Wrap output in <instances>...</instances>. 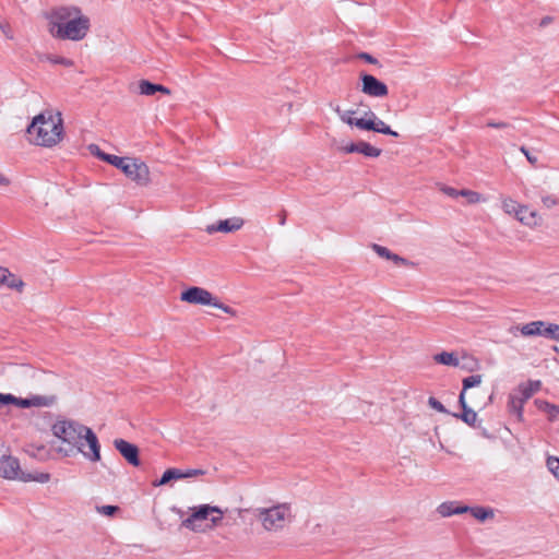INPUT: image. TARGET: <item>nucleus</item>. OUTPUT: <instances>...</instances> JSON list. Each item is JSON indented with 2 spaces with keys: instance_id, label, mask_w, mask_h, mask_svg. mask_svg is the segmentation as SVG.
I'll return each instance as SVG.
<instances>
[{
  "instance_id": "nucleus-10",
  "label": "nucleus",
  "mask_w": 559,
  "mask_h": 559,
  "mask_svg": "<svg viewBox=\"0 0 559 559\" xmlns=\"http://www.w3.org/2000/svg\"><path fill=\"white\" fill-rule=\"evenodd\" d=\"M114 447L130 465L139 466L141 464L139 448L135 444L124 439H115Z\"/></svg>"
},
{
  "instance_id": "nucleus-11",
  "label": "nucleus",
  "mask_w": 559,
  "mask_h": 559,
  "mask_svg": "<svg viewBox=\"0 0 559 559\" xmlns=\"http://www.w3.org/2000/svg\"><path fill=\"white\" fill-rule=\"evenodd\" d=\"M25 474L20 469L19 461L12 456H2L0 459V476L8 479H20Z\"/></svg>"
},
{
  "instance_id": "nucleus-18",
  "label": "nucleus",
  "mask_w": 559,
  "mask_h": 559,
  "mask_svg": "<svg viewBox=\"0 0 559 559\" xmlns=\"http://www.w3.org/2000/svg\"><path fill=\"white\" fill-rule=\"evenodd\" d=\"M521 223L527 225V226H533V225H536L537 224V217H536V213L533 212V211H528V209L526 206H522L519 209V211H516V216H515Z\"/></svg>"
},
{
  "instance_id": "nucleus-43",
  "label": "nucleus",
  "mask_w": 559,
  "mask_h": 559,
  "mask_svg": "<svg viewBox=\"0 0 559 559\" xmlns=\"http://www.w3.org/2000/svg\"><path fill=\"white\" fill-rule=\"evenodd\" d=\"M441 191H442L444 194H447V195H449V197H451V198H457V197H460V190H456V189H454V188H452V187L444 186V187H442V188H441Z\"/></svg>"
},
{
  "instance_id": "nucleus-55",
  "label": "nucleus",
  "mask_w": 559,
  "mask_h": 559,
  "mask_svg": "<svg viewBox=\"0 0 559 559\" xmlns=\"http://www.w3.org/2000/svg\"><path fill=\"white\" fill-rule=\"evenodd\" d=\"M552 414L555 415V418L557 417V415H559V412L557 411H552Z\"/></svg>"
},
{
  "instance_id": "nucleus-9",
  "label": "nucleus",
  "mask_w": 559,
  "mask_h": 559,
  "mask_svg": "<svg viewBox=\"0 0 559 559\" xmlns=\"http://www.w3.org/2000/svg\"><path fill=\"white\" fill-rule=\"evenodd\" d=\"M361 92L370 97H385L389 94L388 86L377 79L376 76L368 73H360Z\"/></svg>"
},
{
  "instance_id": "nucleus-52",
  "label": "nucleus",
  "mask_w": 559,
  "mask_h": 559,
  "mask_svg": "<svg viewBox=\"0 0 559 559\" xmlns=\"http://www.w3.org/2000/svg\"><path fill=\"white\" fill-rule=\"evenodd\" d=\"M9 183V179L0 174V186H8Z\"/></svg>"
},
{
  "instance_id": "nucleus-53",
  "label": "nucleus",
  "mask_w": 559,
  "mask_h": 559,
  "mask_svg": "<svg viewBox=\"0 0 559 559\" xmlns=\"http://www.w3.org/2000/svg\"><path fill=\"white\" fill-rule=\"evenodd\" d=\"M515 328H516V325L511 326V328L509 329V333H511V334H513V335H516V333H518V332H520V330H516Z\"/></svg>"
},
{
  "instance_id": "nucleus-42",
  "label": "nucleus",
  "mask_w": 559,
  "mask_h": 559,
  "mask_svg": "<svg viewBox=\"0 0 559 559\" xmlns=\"http://www.w3.org/2000/svg\"><path fill=\"white\" fill-rule=\"evenodd\" d=\"M357 58L360 59V60H364V61H366V62H368L370 64H378L379 63V61L374 57H372L370 53H368V52H359L357 55Z\"/></svg>"
},
{
  "instance_id": "nucleus-5",
  "label": "nucleus",
  "mask_w": 559,
  "mask_h": 559,
  "mask_svg": "<svg viewBox=\"0 0 559 559\" xmlns=\"http://www.w3.org/2000/svg\"><path fill=\"white\" fill-rule=\"evenodd\" d=\"M224 512L215 506L201 504L191 509V514L185 519L181 525L192 532H205L221 524Z\"/></svg>"
},
{
  "instance_id": "nucleus-30",
  "label": "nucleus",
  "mask_w": 559,
  "mask_h": 559,
  "mask_svg": "<svg viewBox=\"0 0 559 559\" xmlns=\"http://www.w3.org/2000/svg\"><path fill=\"white\" fill-rule=\"evenodd\" d=\"M45 59L48 60L51 63H55V64H61V66H64V67H72L73 66V61L68 59V58H64V57L47 55V56H45Z\"/></svg>"
},
{
  "instance_id": "nucleus-31",
  "label": "nucleus",
  "mask_w": 559,
  "mask_h": 559,
  "mask_svg": "<svg viewBox=\"0 0 559 559\" xmlns=\"http://www.w3.org/2000/svg\"><path fill=\"white\" fill-rule=\"evenodd\" d=\"M536 404H537V406H538V408H539V409L545 411V412H547V413L549 414L550 419H555V415L552 414V411H557V412H559V407H558V406L552 405V404H549V403H548V402H546V401H539V400H537V401H536Z\"/></svg>"
},
{
  "instance_id": "nucleus-24",
  "label": "nucleus",
  "mask_w": 559,
  "mask_h": 559,
  "mask_svg": "<svg viewBox=\"0 0 559 559\" xmlns=\"http://www.w3.org/2000/svg\"><path fill=\"white\" fill-rule=\"evenodd\" d=\"M481 381H483V376H480V374H474V376L464 378L463 379V390L461 393L465 394V392L468 389L479 385L481 383Z\"/></svg>"
},
{
  "instance_id": "nucleus-2",
  "label": "nucleus",
  "mask_w": 559,
  "mask_h": 559,
  "mask_svg": "<svg viewBox=\"0 0 559 559\" xmlns=\"http://www.w3.org/2000/svg\"><path fill=\"white\" fill-rule=\"evenodd\" d=\"M49 33L59 39L82 40L90 31V19L82 14L80 8L58 7L47 14Z\"/></svg>"
},
{
  "instance_id": "nucleus-17",
  "label": "nucleus",
  "mask_w": 559,
  "mask_h": 559,
  "mask_svg": "<svg viewBox=\"0 0 559 559\" xmlns=\"http://www.w3.org/2000/svg\"><path fill=\"white\" fill-rule=\"evenodd\" d=\"M182 479V471L178 468H168L158 480L153 481L154 487L167 485L171 480Z\"/></svg>"
},
{
  "instance_id": "nucleus-37",
  "label": "nucleus",
  "mask_w": 559,
  "mask_h": 559,
  "mask_svg": "<svg viewBox=\"0 0 559 559\" xmlns=\"http://www.w3.org/2000/svg\"><path fill=\"white\" fill-rule=\"evenodd\" d=\"M428 404L431 408L436 409L439 413H448L447 408L442 405V403L432 396L429 397Z\"/></svg>"
},
{
  "instance_id": "nucleus-15",
  "label": "nucleus",
  "mask_w": 559,
  "mask_h": 559,
  "mask_svg": "<svg viewBox=\"0 0 559 559\" xmlns=\"http://www.w3.org/2000/svg\"><path fill=\"white\" fill-rule=\"evenodd\" d=\"M459 403H460L463 412L461 415H454V416L461 418L468 426H475V423L477 420V413L467 406L464 393L460 394Z\"/></svg>"
},
{
  "instance_id": "nucleus-33",
  "label": "nucleus",
  "mask_w": 559,
  "mask_h": 559,
  "mask_svg": "<svg viewBox=\"0 0 559 559\" xmlns=\"http://www.w3.org/2000/svg\"><path fill=\"white\" fill-rule=\"evenodd\" d=\"M547 467L554 474V476L559 480V459L550 456L547 460Z\"/></svg>"
},
{
  "instance_id": "nucleus-46",
  "label": "nucleus",
  "mask_w": 559,
  "mask_h": 559,
  "mask_svg": "<svg viewBox=\"0 0 559 559\" xmlns=\"http://www.w3.org/2000/svg\"><path fill=\"white\" fill-rule=\"evenodd\" d=\"M0 29L8 39H13V32L8 24L0 22Z\"/></svg>"
},
{
  "instance_id": "nucleus-44",
  "label": "nucleus",
  "mask_w": 559,
  "mask_h": 559,
  "mask_svg": "<svg viewBox=\"0 0 559 559\" xmlns=\"http://www.w3.org/2000/svg\"><path fill=\"white\" fill-rule=\"evenodd\" d=\"M15 401V396L12 394L0 393V405H9Z\"/></svg>"
},
{
  "instance_id": "nucleus-3",
  "label": "nucleus",
  "mask_w": 559,
  "mask_h": 559,
  "mask_svg": "<svg viewBox=\"0 0 559 559\" xmlns=\"http://www.w3.org/2000/svg\"><path fill=\"white\" fill-rule=\"evenodd\" d=\"M62 119L60 114L46 117L40 114L34 117L27 127V133L36 145L51 147L59 143L62 138Z\"/></svg>"
},
{
  "instance_id": "nucleus-38",
  "label": "nucleus",
  "mask_w": 559,
  "mask_h": 559,
  "mask_svg": "<svg viewBox=\"0 0 559 559\" xmlns=\"http://www.w3.org/2000/svg\"><path fill=\"white\" fill-rule=\"evenodd\" d=\"M205 471L201 468H190L185 472H182V478H192L197 476L204 475Z\"/></svg>"
},
{
  "instance_id": "nucleus-35",
  "label": "nucleus",
  "mask_w": 559,
  "mask_h": 559,
  "mask_svg": "<svg viewBox=\"0 0 559 559\" xmlns=\"http://www.w3.org/2000/svg\"><path fill=\"white\" fill-rule=\"evenodd\" d=\"M96 510L99 514L106 515V516H112L119 511V507L117 506H99L96 507Z\"/></svg>"
},
{
  "instance_id": "nucleus-19",
  "label": "nucleus",
  "mask_w": 559,
  "mask_h": 559,
  "mask_svg": "<svg viewBox=\"0 0 559 559\" xmlns=\"http://www.w3.org/2000/svg\"><path fill=\"white\" fill-rule=\"evenodd\" d=\"M433 360L438 364L457 367L460 361L459 358L454 355V353L442 352L433 356Z\"/></svg>"
},
{
  "instance_id": "nucleus-8",
  "label": "nucleus",
  "mask_w": 559,
  "mask_h": 559,
  "mask_svg": "<svg viewBox=\"0 0 559 559\" xmlns=\"http://www.w3.org/2000/svg\"><path fill=\"white\" fill-rule=\"evenodd\" d=\"M180 299L192 305L213 306L215 308L222 309L228 314L235 313L233 308L221 302L209 290L198 286L189 287L182 292Z\"/></svg>"
},
{
  "instance_id": "nucleus-48",
  "label": "nucleus",
  "mask_w": 559,
  "mask_h": 559,
  "mask_svg": "<svg viewBox=\"0 0 559 559\" xmlns=\"http://www.w3.org/2000/svg\"><path fill=\"white\" fill-rule=\"evenodd\" d=\"M342 151L347 154L357 153V143H350L342 147Z\"/></svg>"
},
{
  "instance_id": "nucleus-45",
  "label": "nucleus",
  "mask_w": 559,
  "mask_h": 559,
  "mask_svg": "<svg viewBox=\"0 0 559 559\" xmlns=\"http://www.w3.org/2000/svg\"><path fill=\"white\" fill-rule=\"evenodd\" d=\"M542 202L548 209H550V207H552V206H555L557 204V200L552 195L544 197L542 199Z\"/></svg>"
},
{
  "instance_id": "nucleus-36",
  "label": "nucleus",
  "mask_w": 559,
  "mask_h": 559,
  "mask_svg": "<svg viewBox=\"0 0 559 559\" xmlns=\"http://www.w3.org/2000/svg\"><path fill=\"white\" fill-rule=\"evenodd\" d=\"M372 249L379 257L390 260L392 252L388 248L374 243L372 245Z\"/></svg>"
},
{
  "instance_id": "nucleus-39",
  "label": "nucleus",
  "mask_w": 559,
  "mask_h": 559,
  "mask_svg": "<svg viewBox=\"0 0 559 559\" xmlns=\"http://www.w3.org/2000/svg\"><path fill=\"white\" fill-rule=\"evenodd\" d=\"M12 404H14L21 408H29V407H32V397L22 399V397L15 396V401H13Z\"/></svg>"
},
{
  "instance_id": "nucleus-14",
  "label": "nucleus",
  "mask_w": 559,
  "mask_h": 559,
  "mask_svg": "<svg viewBox=\"0 0 559 559\" xmlns=\"http://www.w3.org/2000/svg\"><path fill=\"white\" fill-rule=\"evenodd\" d=\"M468 510H469V507H467V506H460V504H457L454 501L442 502L437 508V512L442 518H448V516H451V515H454V514H463V513L468 512Z\"/></svg>"
},
{
  "instance_id": "nucleus-12",
  "label": "nucleus",
  "mask_w": 559,
  "mask_h": 559,
  "mask_svg": "<svg viewBox=\"0 0 559 559\" xmlns=\"http://www.w3.org/2000/svg\"><path fill=\"white\" fill-rule=\"evenodd\" d=\"M243 225V219L240 217H233L224 221H219L216 224L207 225L205 230L212 235L214 233H231L240 229Z\"/></svg>"
},
{
  "instance_id": "nucleus-28",
  "label": "nucleus",
  "mask_w": 559,
  "mask_h": 559,
  "mask_svg": "<svg viewBox=\"0 0 559 559\" xmlns=\"http://www.w3.org/2000/svg\"><path fill=\"white\" fill-rule=\"evenodd\" d=\"M526 400H523V397H521V399L512 397L510 400V402H509V409H510V412L516 414L519 419L522 418L523 403Z\"/></svg>"
},
{
  "instance_id": "nucleus-29",
  "label": "nucleus",
  "mask_w": 559,
  "mask_h": 559,
  "mask_svg": "<svg viewBox=\"0 0 559 559\" xmlns=\"http://www.w3.org/2000/svg\"><path fill=\"white\" fill-rule=\"evenodd\" d=\"M460 197H464L468 204H475L483 200L481 195L478 192L467 189L460 190Z\"/></svg>"
},
{
  "instance_id": "nucleus-47",
  "label": "nucleus",
  "mask_w": 559,
  "mask_h": 559,
  "mask_svg": "<svg viewBox=\"0 0 559 559\" xmlns=\"http://www.w3.org/2000/svg\"><path fill=\"white\" fill-rule=\"evenodd\" d=\"M487 126L490 127V128H496V129H504V128L510 127L509 123L502 122V121L501 122L489 121L487 123Z\"/></svg>"
},
{
  "instance_id": "nucleus-32",
  "label": "nucleus",
  "mask_w": 559,
  "mask_h": 559,
  "mask_svg": "<svg viewBox=\"0 0 559 559\" xmlns=\"http://www.w3.org/2000/svg\"><path fill=\"white\" fill-rule=\"evenodd\" d=\"M502 207L506 213L513 214L516 216V211L521 207L515 201L511 199H506L502 202Z\"/></svg>"
},
{
  "instance_id": "nucleus-21",
  "label": "nucleus",
  "mask_w": 559,
  "mask_h": 559,
  "mask_svg": "<svg viewBox=\"0 0 559 559\" xmlns=\"http://www.w3.org/2000/svg\"><path fill=\"white\" fill-rule=\"evenodd\" d=\"M381 152L382 151L380 148H377L367 142H357V153H360L367 157H379Z\"/></svg>"
},
{
  "instance_id": "nucleus-25",
  "label": "nucleus",
  "mask_w": 559,
  "mask_h": 559,
  "mask_svg": "<svg viewBox=\"0 0 559 559\" xmlns=\"http://www.w3.org/2000/svg\"><path fill=\"white\" fill-rule=\"evenodd\" d=\"M139 91L142 95L152 96L156 93V84L147 80H141L139 82Z\"/></svg>"
},
{
  "instance_id": "nucleus-1",
  "label": "nucleus",
  "mask_w": 559,
  "mask_h": 559,
  "mask_svg": "<svg viewBox=\"0 0 559 559\" xmlns=\"http://www.w3.org/2000/svg\"><path fill=\"white\" fill-rule=\"evenodd\" d=\"M52 435L60 441L56 451L70 457L81 453L91 462L100 461V444L95 432L75 420H57L51 427Z\"/></svg>"
},
{
  "instance_id": "nucleus-26",
  "label": "nucleus",
  "mask_w": 559,
  "mask_h": 559,
  "mask_svg": "<svg viewBox=\"0 0 559 559\" xmlns=\"http://www.w3.org/2000/svg\"><path fill=\"white\" fill-rule=\"evenodd\" d=\"M540 388L539 381H531L527 385L521 388L523 400H528Z\"/></svg>"
},
{
  "instance_id": "nucleus-16",
  "label": "nucleus",
  "mask_w": 559,
  "mask_h": 559,
  "mask_svg": "<svg viewBox=\"0 0 559 559\" xmlns=\"http://www.w3.org/2000/svg\"><path fill=\"white\" fill-rule=\"evenodd\" d=\"M12 374L21 383H26L28 380L34 379L38 374V372L28 365H20L13 368Z\"/></svg>"
},
{
  "instance_id": "nucleus-20",
  "label": "nucleus",
  "mask_w": 559,
  "mask_h": 559,
  "mask_svg": "<svg viewBox=\"0 0 559 559\" xmlns=\"http://www.w3.org/2000/svg\"><path fill=\"white\" fill-rule=\"evenodd\" d=\"M32 397V407H49L52 406L57 397L56 395H33Z\"/></svg>"
},
{
  "instance_id": "nucleus-50",
  "label": "nucleus",
  "mask_w": 559,
  "mask_h": 559,
  "mask_svg": "<svg viewBox=\"0 0 559 559\" xmlns=\"http://www.w3.org/2000/svg\"><path fill=\"white\" fill-rule=\"evenodd\" d=\"M157 92H160L163 94H166V95H169L170 94V90L162 84H156V93Z\"/></svg>"
},
{
  "instance_id": "nucleus-51",
  "label": "nucleus",
  "mask_w": 559,
  "mask_h": 559,
  "mask_svg": "<svg viewBox=\"0 0 559 559\" xmlns=\"http://www.w3.org/2000/svg\"><path fill=\"white\" fill-rule=\"evenodd\" d=\"M361 119H374V120H377L378 117H377V115L373 111L367 110V111H365V115H364V117Z\"/></svg>"
},
{
  "instance_id": "nucleus-4",
  "label": "nucleus",
  "mask_w": 559,
  "mask_h": 559,
  "mask_svg": "<svg viewBox=\"0 0 559 559\" xmlns=\"http://www.w3.org/2000/svg\"><path fill=\"white\" fill-rule=\"evenodd\" d=\"M90 151L102 160L121 169L129 179L136 182L139 186L148 185L150 169L144 162L132 157H120L104 153L95 144L90 145Z\"/></svg>"
},
{
  "instance_id": "nucleus-22",
  "label": "nucleus",
  "mask_w": 559,
  "mask_h": 559,
  "mask_svg": "<svg viewBox=\"0 0 559 559\" xmlns=\"http://www.w3.org/2000/svg\"><path fill=\"white\" fill-rule=\"evenodd\" d=\"M468 512H471L472 515L480 522H485L495 515L492 509L484 507L469 508Z\"/></svg>"
},
{
  "instance_id": "nucleus-40",
  "label": "nucleus",
  "mask_w": 559,
  "mask_h": 559,
  "mask_svg": "<svg viewBox=\"0 0 559 559\" xmlns=\"http://www.w3.org/2000/svg\"><path fill=\"white\" fill-rule=\"evenodd\" d=\"M520 151L525 155L526 159L528 160V163L531 165H533V166L537 165V162H538L537 156L531 154V152L525 146H521Z\"/></svg>"
},
{
  "instance_id": "nucleus-27",
  "label": "nucleus",
  "mask_w": 559,
  "mask_h": 559,
  "mask_svg": "<svg viewBox=\"0 0 559 559\" xmlns=\"http://www.w3.org/2000/svg\"><path fill=\"white\" fill-rule=\"evenodd\" d=\"M2 284L7 285L9 288L21 290L24 286V283L21 278L16 277L14 274L9 272V276L5 277V281Z\"/></svg>"
},
{
  "instance_id": "nucleus-34",
  "label": "nucleus",
  "mask_w": 559,
  "mask_h": 559,
  "mask_svg": "<svg viewBox=\"0 0 559 559\" xmlns=\"http://www.w3.org/2000/svg\"><path fill=\"white\" fill-rule=\"evenodd\" d=\"M546 337L559 341V325L552 324V323H547Z\"/></svg>"
},
{
  "instance_id": "nucleus-6",
  "label": "nucleus",
  "mask_w": 559,
  "mask_h": 559,
  "mask_svg": "<svg viewBox=\"0 0 559 559\" xmlns=\"http://www.w3.org/2000/svg\"><path fill=\"white\" fill-rule=\"evenodd\" d=\"M335 112L338 115L340 119L350 126L356 127L360 130H367V131H374L378 133L391 135L394 138L399 136V133L396 131H393L388 124H385L384 121L381 119H356L353 117V115L356 114L355 110H341L338 106L335 108Z\"/></svg>"
},
{
  "instance_id": "nucleus-23",
  "label": "nucleus",
  "mask_w": 559,
  "mask_h": 559,
  "mask_svg": "<svg viewBox=\"0 0 559 559\" xmlns=\"http://www.w3.org/2000/svg\"><path fill=\"white\" fill-rule=\"evenodd\" d=\"M50 479V474L48 473H36V474H29V473H25V474H22L21 475V480L22 481H37V483H40V484H45V483H48Z\"/></svg>"
},
{
  "instance_id": "nucleus-13",
  "label": "nucleus",
  "mask_w": 559,
  "mask_h": 559,
  "mask_svg": "<svg viewBox=\"0 0 559 559\" xmlns=\"http://www.w3.org/2000/svg\"><path fill=\"white\" fill-rule=\"evenodd\" d=\"M546 326L547 323L545 321H533L523 325H516V330H520L521 335L525 337L531 336H545L546 337Z\"/></svg>"
},
{
  "instance_id": "nucleus-41",
  "label": "nucleus",
  "mask_w": 559,
  "mask_h": 559,
  "mask_svg": "<svg viewBox=\"0 0 559 559\" xmlns=\"http://www.w3.org/2000/svg\"><path fill=\"white\" fill-rule=\"evenodd\" d=\"M390 260L392 262H394L396 265H405V266H408V265H412L413 263L409 262L408 260L395 254V253H391V257H390Z\"/></svg>"
},
{
  "instance_id": "nucleus-54",
  "label": "nucleus",
  "mask_w": 559,
  "mask_h": 559,
  "mask_svg": "<svg viewBox=\"0 0 559 559\" xmlns=\"http://www.w3.org/2000/svg\"><path fill=\"white\" fill-rule=\"evenodd\" d=\"M285 221H286V215H285V214H283V215L281 216L280 224H281V225H284V224H285Z\"/></svg>"
},
{
  "instance_id": "nucleus-49",
  "label": "nucleus",
  "mask_w": 559,
  "mask_h": 559,
  "mask_svg": "<svg viewBox=\"0 0 559 559\" xmlns=\"http://www.w3.org/2000/svg\"><path fill=\"white\" fill-rule=\"evenodd\" d=\"M9 270L7 267L0 266V283L2 284L5 281V277L9 276Z\"/></svg>"
},
{
  "instance_id": "nucleus-7",
  "label": "nucleus",
  "mask_w": 559,
  "mask_h": 559,
  "mask_svg": "<svg viewBox=\"0 0 559 559\" xmlns=\"http://www.w3.org/2000/svg\"><path fill=\"white\" fill-rule=\"evenodd\" d=\"M257 518L266 531H281L290 518V508L283 503L271 508L257 509Z\"/></svg>"
}]
</instances>
